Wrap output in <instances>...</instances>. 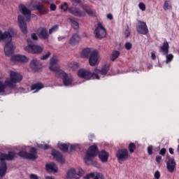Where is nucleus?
<instances>
[{"instance_id":"obj_1","label":"nucleus","mask_w":179,"mask_h":179,"mask_svg":"<svg viewBox=\"0 0 179 179\" xmlns=\"http://www.w3.org/2000/svg\"><path fill=\"white\" fill-rule=\"evenodd\" d=\"M17 156H20V157L22 159H27V160H36L38 157L37 149L36 148H31L29 152L21 150L18 153L15 151H10L8 154L0 153V176L1 178L4 177L8 171V166H6L5 160L12 162L15 160Z\"/></svg>"},{"instance_id":"obj_2","label":"nucleus","mask_w":179,"mask_h":179,"mask_svg":"<svg viewBox=\"0 0 179 179\" xmlns=\"http://www.w3.org/2000/svg\"><path fill=\"white\" fill-rule=\"evenodd\" d=\"M109 71L110 66L107 64H106L101 70L95 69L93 73L90 72V71L82 69L78 71V78H81V79H86L87 80H90V79H97L99 80H100L99 73L103 76H106Z\"/></svg>"},{"instance_id":"obj_3","label":"nucleus","mask_w":179,"mask_h":179,"mask_svg":"<svg viewBox=\"0 0 179 179\" xmlns=\"http://www.w3.org/2000/svg\"><path fill=\"white\" fill-rule=\"evenodd\" d=\"M13 29L10 28L8 31H6L3 33L0 30V41H7L4 46V52L6 57H9L13 54L15 51V46L12 43V35L13 34Z\"/></svg>"},{"instance_id":"obj_4","label":"nucleus","mask_w":179,"mask_h":179,"mask_svg":"<svg viewBox=\"0 0 179 179\" xmlns=\"http://www.w3.org/2000/svg\"><path fill=\"white\" fill-rule=\"evenodd\" d=\"M23 80V76L20 73L11 71L10 73V80H6L5 83L0 81V93L5 92L6 87L13 89L15 87L16 83H19Z\"/></svg>"},{"instance_id":"obj_5","label":"nucleus","mask_w":179,"mask_h":179,"mask_svg":"<svg viewBox=\"0 0 179 179\" xmlns=\"http://www.w3.org/2000/svg\"><path fill=\"white\" fill-rule=\"evenodd\" d=\"M49 69L55 72V76L58 79H62L63 81V85L64 86H71L72 82H73V78L71 76H68V73H65L63 70L57 66H50Z\"/></svg>"},{"instance_id":"obj_6","label":"nucleus","mask_w":179,"mask_h":179,"mask_svg":"<svg viewBox=\"0 0 179 179\" xmlns=\"http://www.w3.org/2000/svg\"><path fill=\"white\" fill-rule=\"evenodd\" d=\"M97 155H99V148H97V145H94L90 146L84 158L85 163H86V164H92L93 163L92 158L96 157Z\"/></svg>"},{"instance_id":"obj_7","label":"nucleus","mask_w":179,"mask_h":179,"mask_svg":"<svg viewBox=\"0 0 179 179\" xmlns=\"http://www.w3.org/2000/svg\"><path fill=\"white\" fill-rule=\"evenodd\" d=\"M94 34H95L96 38L101 39L104 38V37L107 36V31H106V28L103 27V24H101V22H98Z\"/></svg>"},{"instance_id":"obj_8","label":"nucleus","mask_w":179,"mask_h":179,"mask_svg":"<svg viewBox=\"0 0 179 179\" xmlns=\"http://www.w3.org/2000/svg\"><path fill=\"white\" fill-rule=\"evenodd\" d=\"M116 157L119 163L125 162V160H128L129 157V152H128V150L127 149L119 150L116 152Z\"/></svg>"},{"instance_id":"obj_9","label":"nucleus","mask_w":179,"mask_h":179,"mask_svg":"<svg viewBox=\"0 0 179 179\" xmlns=\"http://www.w3.org/2000/svg\"><path fill=\"white\" fill-rule=\"evenodd\" d=\"M85 174V171L82 169H78V173H76V171H75V169H71L67 172L66 178L67 179H72V178H80L82 176Z\"/></svg>"},{"instance_id":"obj_10","label":"nucleus","mask_w":179,"mask_h":179,"mask_svg":"<svg viewBox=\"0 0 179 179\" xmlns=\"http://www.w3.org/2000/svg\"><path fill=\"white\" fill-rule=\"evenodd\" d=\"M25 51L27 52H31V54H41L43 52V47L38 46L34 44H28L27 46L25 47Z\"/></svg>"},{"instance_id":"obj_11","label":"nucleus","mask_w":179,"mask_h":179,"mask_svg":"<svg viewBox=\"0 0 179 179\" xmlns=\"http://www.w3.org/2000/svg\"><path fill=\"white\" fill-rule=\"evenodd\" d=\"M136 31L139 34H143L146 36L149 33V29L148 28V24L143 21H138V24L136 26Z\"/></svg>"},{"instance_id":"obj_12","label":"nucleus","mask_w":179,"mask_h":179,"mask_svg":"<svg viewBox=\"0 0 179 179\" xmlns=\"http://www.w3.org/2000/svg\"><path fill=\"white\" fill-rule=\"evenodd\" d=\"M17 22L20 29L23 34H27V24L26 23V21H24V17L19 15L17 17Z\"/></svg>"},{"instance_id":"obj_13","label":"nucleus","mask_w":179,"mask_h":179,"mask_svg":"<svg viewBox=\"0 0 179 179\" xmlns=\"http://www.w3.org/2000/svg\"><path fill=\"white\" fill-rule=\"evenodd\" d=\"M20 10H21L22 15L26 17L27 22H30V19H31V10L30 9L26 8L24 4H20L19 6Z\"/></svg>"},{"instance_id":"obj_14","label":"nucleus","mask_w":179,"mask_h":179,"mask_svg":"<svg viewBox=\"0 0 179 179\" xmlns=\"http://www.w3.org/2000/svg\"><path fill=\"white\" fill-rule=\"evenodd\" d=\"M99 60V51L94 50L91 52L89 58V64L90 66H95Z\"/></svg>"},{"instance_id":"obj_15","label":"nucleus","mask_w":179,"mask_h":179,"mask_svg":"<svg viewBox=\"0 0 179 179\" xmlns=\"http://www.w3.org/2000/svg\"><path fill=\"white\" fill-rule=\"evenodd\" d=\"M69 13L71 15H73V16H77V17H82L86 16V13L80 9L76 8V7H70L69 8Z\"/></svg>"},{"instance_id":"obj_16","label":"nucleus","mask_w":179,"mask_h":179,"mask_svg":"<svg viewBox=\"0 0 179 179\" xmlns=\"http://www.w3.org/2000/svg\"><path fill=\"white\" fill-rule=\"evenodd\" d=\"M52 156L56 159L57 162L58 163H60L61 164H64L65 163V159L64 158V155L59 151H57L56 150H52Z\"/></svg>"},{"instance_id":"obj_17","label":"nucleus","mask_w":179,"mask_h":179,"mask_svg":"<svg viewBox=\"0 0 179 179\" xmlns=\"http://www.w3.org/2000/svg\"><path fill=\"white\" fill-rule=\"evenodd\" d=\"M10 61L13 62H29V58L24 55H15L11 56Z\"/></svg>"},{"instance_id":"obj_18","label":"nucleus","mask_w":179,"mask_h":179,"mask_svg":"<svg viewBox=\"0 0 179 179\" xmlns=\"http://www.w3.org/2000/svg\"><path fill=\"white\" fill-rule=\"evenodd\" d=\"M98 156L102 163H107L108 162V157H110V155L106 150L100 151Z\"/></svg>"},{"instance_id":"obj_19","label":"nucleus","mask_w":179,"mask_h":179,"mask_svg":"<svg viewBox=\"0 0 179 179\" xmlns=\"http://www.w3.org/2000/svg\"><path fill=\"white\" fill-rule=\"evenodd\" d=\"M176 161L174 159H169L166 162V168L169 173H173L174 170H176Z\"/></svg>"},{"instance_id":"obj_20","label":"nucleus","mask_w":179,"mask_h":179,"mask_svg":"<svg viewBox=\"0 0 179 179\" xmlns=\"http://www.w3.org/2000/svg\"><path fill=\"white\" fill-rule=\"evenodd\" d=\"M160 52L163 54V55H167L169 54V50H170V45H169V42L164 41L162 46L159 48Z\"/></svg>"},{"instance_id":"obj_21","label":"nucleus","mask_w":179,"mask_h":179,"mask_svg":"<svg viewBox=\"0 0 179 179\" xmlns=\"http://www.w3.org/2000/svg\"><path fill=\"white\" fill-rule=\"evenodd\" d=\"M31 68L35 72H38L41 69V66L38 64V60L34 59L30 63Z\"/></svg>"},{"instance_id":"obj_22","label":"nucleus","mask_w":179,"mask_h":179,"mask_svg":"<svg viewBox=\"0 0 179 179\" xmlns=\"http://www.w3.org/2000/svg\"><path fill=\"white\" fill-rule=\"evenodd\" d=\"M39 38H43V40H47L49 37L48 30L45 27L41 28V31L38 34Z\"/></svg>"},{"instance_id":"obj_23","label":"nucleus","mask_w":179,"mask_h":179,"mask_svg":"<svg viewBox=\"0 0 179 179\" xmlns=\"http://www.w3.org/2000/svg\"><path fill=\"white\" fill-rule=\"evenodd\" d=\"M47 171H51L52 173H58V167L54 163L47 164L45 165Z\"/></svg>"},{"instance_id":"obj_24","label":"nucleus","mask_w":179,"mask_h":179,"mask_svg":"<svg viewBox=\"0 0 179 179\" xmlns=\"http://www.w3.org/2000/svg\"><path fill=\"white\" fill-rule=\"evenodd\" d=\"M36 10H38L41 15H47L48 13V10L43 5V4H38L35 6Z\"/></svg>"},{"instance_id":"obj_25","label":"nucleus","mask_w":179,"mask_h":179,"mask_svg":"<svg viewBox=\"0 0 179 179\" xmlns=\"http://www.w3.org/2000/svg\"><path fill=\"white\" fill-rule=\"evenodd\" d=\"M79 41H80V36H79V35L75 34L72 36L71 38L69 41L70 44H71V45H75L76 44H78V43H79Z\"/></svg>"},{"instance_id":"obj_26","label":"nucleus","mask_w":179,"mask_h":179,"mask_svg":"<svg viewBox=\"0 0 179 179\" xmlns=\"http://www.w3.org/2000/svg\"><path fill=\"white\" fill-rule=\"evenodd\" d=\"M69 143H58L57 146L59 148V149L60 150H62V152H64V153H66V152H68L69 149Z\"/></svg>"},{"instance_id":"obj_27","label":"nucleus","mask_w":179,"mask_h":179,"mask_svg":"<svg viewBox=\"0 0 179 179\" xmlns=\"http://www.w3.org/2000/svg\"><path fill=\"white\" fill-rule=\"evenodd\" d=\"M44 87V85L41 83H37L31 85V90H35V92H38Z\"/></svg>"},{"instance_id":"obj_28","label":"nucleus","mask_w":179,"mask_h":179,"mask_svg":"<svg viewBox=\"0 0 179 179\" xmlns=\"http://www.w3.org/2000/svg\"><path fill=\"white\" fill-rule=\"evenodd\" d=\"M90 54H92V50L87 48L83 50L81 55L83 58H89V57L90 56Z\"/></svg>"},{"instance_id":"obj_29","label":"nucleus","mask_w":179,"mask_h":179,"mask_svg":"<svg viewBox=\"0 0 179 179\" xmlns=\"http://www.w3.org/2000/svg\"><path fill=\"white\" fill-rule=\"evenodd\" d=\"M120 57V51L114 50L110 55V61L114 62Z\"/></svg>"},{"instance_id":"obj_30","label":"nucleus","mask_w":179,"mask_h":179,"mask_svg":"<svg viewBox=\"0 0 179 179\" xmlns=\"http://www.w3.org/2000/svg\"><path fill=\"white\" fill-rule=\"evenodd\" d=\"M163 9L165 10H169L173 9V6L170 3V1H165L163 6Z\"/></svg>"},{"instance_id":"obj_31","label":"nucleus","mask_w":179,"mask_h":179,"mask_svg":"<svg viewBox=\"0 0 179 179\" xmlns=\"http://www.w3.org/2000/svg\"><path fill=\"white\" fill-rule=\"evenodd\" d=\"M136 150V145H135L134 143H130L129 144V151L130 153H134L135 150Z\"/></svg>"},{"instance_id":"obj_32","label":"nucleus","mask_w":179,"mask_h":179,"mask_svg":"<svg viewBox=\"0 0 179 179\" xmlns=\"http://www.w3.org/2000/svg\"><path fill=\"white\" fill-rule=\"evenodd\" d=\"M70 22H71V26L73 29H79V23L78 22H76L74 20H72L71 18H70Z\"/></svg>"},{"instance_id":"obj_33","label":"nucleus","mask_w":179,"mask_h":179,"mask_svg":"<svg viewBox=\"0 0 179 179\" xmlns=\"http://www.w3.org/2000/svg\"><path fill=\"white\" fill-rule=\"evenodd\" d=\"M58 64V58L57 56H53L50 59V66H54V65H57Z\"/></svg>"},{"instance_id":"obj_34","label":"nucleus","mask_w":179,"mask_h":179,"mask_svg":"<svg viewBox=\"0 0 179 179\" xmlns=\"http://www.w3.org/2000/svg\"><path fill=\"white\" fill-rule=\"evenodd\" d=\"M166 64H170L173 59H174V55L173 54H167L166 56Z\"/></svg>"},{"instance_id":"obj_35","label":"nucleus","mask_w":179,"mask_h":179,"mask_svg":"<svg viewBox=\"0 0 179 179\" xmlns=\"http://www.w3.org/2000/svg\"><path fill=\"white\" fill-rule=\"evenodd\" d=\"M124 34L125 36V38H127V37H129V36H131V31L129 30V27H127L125 29Z\"/></svg>"},{"instance_id":"obj_36","label":"nucleus","mask_w":179,"mask_h":179,"mask_svg":"<svg viewBox=\"0 0 179 179\" xmlns=\"http://www.w3.org/2000/svg\"><path fill=\"white\" fill-rule=\"evenodd\" d=\"M38 147L40 148V149H43V150L50 149V146H48L47 144H38Z\"/></svg>"},{"instance_id":"obj_37","label":"nucleus","mask_w":179,"mask_h":179,"mask_svg":"<svg viewBox=\"0 0 179 179\" xmlns=\"http://www.w3.org/2000/svg\"><path fill=\"white\" fill-rule=\"evenodd\" d=\"M60 8L62 9L64 12H66V10H69V8L68 6V3H64L63 4H62Z\"/></svg>"},{"instance_id":"obj_38","label":"nucleus","mask_w":179,"mask_h":179,"mask_svg":"<svg viewBox=\"0 0 179 179\" xmlns=\"http://www.w3.org/2000/svg\"><path fill=\"white\" fill-rule=\"evenodd\" d=\"M57 30H58V25H54L49 29V34H52V33H54V31H57Z\"/></svg>"},{"instance_id":"obj_39","label":"nucleus","mask_w":179,"mask_h":179,"mask_svg":"<svg viewBox=\"0 0 179 179\" xmlns=\"http://www.w3.org/2000/svg\"><path fill=\"white\" fill-rule=\"evenodd\" d=\"M94 179H104V176L101 173H97Z\"/></svg>"},{"instance_id":"obj_40","label":"nucleus","mask_w":179,"mask_h":179,"mask_svg":"<svg viewBox=\"0 0 179 179\" xmlns=\"http://www.w3.org/2000/svg\"><path fill=\"white\" fill-rule=\"evenodd\" d=\"M94 173L92 172L90 173H88L86 176L84 177L85 179H89V178H94L95 177Z\"/></svg>"},{"instance_id":"obj_41","label":"nucleus","mask_w":179,"mask_h":179,"mask_svg":"<svg viewBox=\"0 0 179 179\" xmlns=\"http://www.w3.org/2000/svg\"><path fill=\"white\" fill-rule=\"evenodd\" d=\"M50 55H51V52H48L45 55H43L42 57H41V59H48Z\"/></svg>"},{"instance_id":"obj_42","label":"nucleus","mask_w":179,"mask_h":179,"mask_svg":"<svg viewBox=\"0 0 179 179\" xmlns=\"http://www.w3.org/2000/svg\"><path fill=\"white\" fill-rule=\"evenodd\" d=\"M148 153L150 155V156L153 155V147L152 145L148 147Z\"/></svg>"},{"instance_id":"obj_43","label":"nucleus","mask_w":179,"mask_h":179,"mask_svg":"<svg viewBox=\"0 0 179 179\" xmlns=\"http://www.w3.org/2000/svg\"><path fill=\"white\" fill-rule=\"evenodd\" d=\"M124 47L126 50H131V48H132V43L130 42H127L124 45Z\"/></svg>"},{"instance_id":"obj_44","label":"nucleus","mask_w":179,"mask_h":179,"mask_svg":"<svg viewBox=\"0 0 179 179\" xmlns=\"http://www.w3.org/2000/svg\"><path fill=\"white\" fill-rule=\"evenodd\" d=\"M138 7L141 10H145V9H146V6L143 3H140Z\"/></svg>"},{"instance_id":"obj_45","label":"nucleus","mask_w":179,"mask_h":179,"mask_svg":"<svg viewBox=\"0 0 179 179\" xmlns=\"http://www.w3.org/2000/svg\"><path fill=\"white\" fill-rule=\"evenodd\" d=\"M50 10H52V11L57 10V5H55V3H51L50 5Z\"/></svg>"},{"instance_id":"obj_46","label":"nucleus","mask_w":179,"mask_h":179,"mask_svg":"<svg viewBox=\"0 0 179 179\" xmlns=\"http://www.w3.org/2000/svg\"><path fill=\"white\" fill-rule=\"evenodd\" d=\"M86 13H87V15H90V16H94V11H93V10L92 9H89L86 11Z\"/></svg>"},{"instance_id":"obj_47","label":"nucleus","mask_w":179,"mask_h":179,"mask_svg":"<svg viewBox=\"0 0 179 179\" xmlns=\"http://www.w3.org/2000/svg\"><path fill=\"white\" fill-rule=\"evenodd\" d=\"M154 177L155 179H159L160 178V172L159 171H157L155 173Z\"/></svg>"},{"instance_id":"obj_48","label":"nucleus","mask_w":179,"mask_h":179,"mask_svg":"<svg viewBox=\"0 0 179 179\" xmlns=\"http://www.w3.org/2000/svg\"><path fill=\"white\" fill-rule=\"evenodd\" d=\"M30 179H38V176L36 174L31 173L29 176Z\"/></svg>"},{"instance_id":"obj_49","label":"nucleus","mask_w":179,"mask_h":179,"mask_svg":"<svg viewBox=\"0 0 179 179\" xmlns=\"http://www.w3.org/2000/svg\"><path fill=\"white\" fill-rule=\"evenodd\" d=\"M78 145H71L70 147V152H73V150H76Z\"/></svg>"},{"instance_id":"obj_50","label":"nucleus","mask_w":179,"mask_h":179,"mask_svg":"<svg viewBox=\"0 0 179 179\" xmlns=\"http://www.w3.org/2000/svg\"><path fill=\"white\" fill-rule=\"evenodd\" d=\"M166 148H162L159 151V155H161L162 156H164L166 155Z\"/></svg>"},{"instance_id":"obj_51","label":"nucleus","mask_w":179,"mask_h":179,"mask_svg":"<svg viewBox=\"0 0 179 179\" xmlns=\"http://www.w3.org/2000/svg\"><path fill=\"white\" fill-rule=\"evenodd\" d=\"M31 38H32V40H38V37H37V35L36 34V33L31 34Z\"/></svg>"},{"instance_id":"obj_52","label":"nucleus","mask_w":179,"mask_h":179,"mask_svg":"<svg viewBox=\"0 0 179 179\" xmlns=\"http://www.w3.org/2000/svg\"><path fill=\"white\" fill-rule=\"evenodd\" d=\"M81 8H83V10H85V12H87V10H89V8H87V5L86 4H83L81 6Z\"/></svg>"},{"instance_id":"obj_53","label":"nucleus","mask_w":179,"mask_h":179,"mask_svg":"<svg viewBox=\"0 0 179 179\" xmlns=\"http://www.w3.org/2000/svg\"><path fill=\"white\" fill-rule=\"evenodd\" d=\"M155 160L157 163H160L162 162V156L157 155Z\"/></svg>"},{"instance_id":"obj_54","label":"nucleus","mask_w":179,"mask_h":179,"mask_svg":"<svg viewBox=\"0 0 179 179\" xmlns=\"http://www.w3.org/2000/svg\"><path fill=\"white\" fill-rule=\"evenodd\" d=\"M42 2H44L45 3H51L52 2V0H41Z\"/></svg>"},{"instance_id":"obj_55","label":"nucleus","mask_w":179,"mask_h":179,"mask_svg":"<svg viewBox=\"0 0 179 179\" xmlns=\"http://www.w3.org/2000/svg\"><path fill=\"white\" fill-rule=\"evenodd\" d=\"M151 58L153 59V61L156 60V54L152 52L151 53Z\"/></svg>"},{"instance_id":"obj_56","label":"nucleus","mask_w":179,"mask_h":179,"mask_svg":"<svg viewBox=\"0 0 179 179\" xmlns=\"http://www.w3.org/2000/svg\"><path fill=\"white\" fill-rule=\"evenodd\" d=\"M108 19H110V20H113V14L109 13L107 15Z\"/></svg>"},{"instance_id":"obj_57","label":"nucleus","mask_w":179,"mask_h":179,"mask_svg":"<svg viewBox=\"0 0 179 179\" xmlns=\"http://www.w3.org/2000/svg\"><path fill=\"white\" fill-rule=\"evenodd\" d=\"M71 2H75L76 5H79V3H80V0H71Z\"/></svg>"},{"instance_id":"obj_58","label":"nucleus","mask_w":179,"mask_h":179,"mask_svg":"<svg viewBox=\"0 0 179 179\" xmlns=\"http://www.w3.org/2000/svg\"><path fill=\"white\" fill-rule=\"evenodd\" d=\"M169 150L171 155H174V150L172 148H170Z\"/></svg>"},{"instance_id":"obj_59","label":"nucleus","mask_w":179,"mask_h":179,"mask_svg":"<svg viewBox=\"0 0 179 179\" xmlns=\"http://www.w3.org/2000/svg\"><path fill=\"white\" fill-rule=\"evenodd\" d=\"M45 179H55V178L51 176H46Z\"/></svg>"}]
</instances>
